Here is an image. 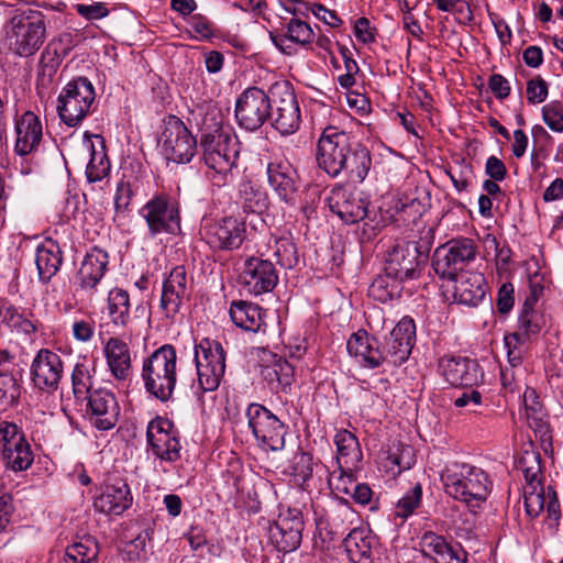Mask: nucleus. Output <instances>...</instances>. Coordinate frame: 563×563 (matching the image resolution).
Masks as SVG:
<instances>
[{
  "mask_svg": "<svg viewBox=\"0 0 563 563\" xmlns=\"http://www.w3.org/2000/svg\"><path fill=\"white\" fill-rule=\"evenodd\" d=\"M191 285L184 266L174 267L163 282L159 307L165 317L174 318L190 300Z\"/></svg>",
  "mask_w": 563,
  "mask_h": 563,
  "instance_id": "5701e85b",
  "label": "nucleus"
},
{
  "mask_svg": "<svg viewBox=\"0 0 563 563\" xmlns=\"http://www.w3.org/2000/svg\"><path fill=\"white\" fill-rule=\"evenodd\" d=\"M131 298L128 290L113 287L108 291L106 311L110 322L121 329H126L132 322Z\"/></svg>",
  "mask_w": 563,
  "mask_h": 563,
  "instance_id": "c9c22d12",
  "label": "nucleus"
},
{
  "mask_svg": "<svg viewBox=\"0 0 563 563\" xmlns=\"http://www.w3.org/2000/svg\"><path fill=\"white\" fill-rule=\"evenodd\" d=\"M240 278L243 287L254 296L271 292L278 284V274L274 264L255 256L244 261Z\"/></svg>",
  "mask_w": 563,
  "mask_h": 563,
  "instance_id": "b1692460",
  "label": "nucleus"
},
{
  "mask_svg": "<svg viewBox=\"0 0 563 563\" xmlns=\"http://www.w3.org/2000/svg\"><path fill=\"white\" fill-rule=\"evenodd\" d=\"M346 350L351 356L360 358L363 366L367 368H377L379 364H374L379 355L378 339L371 336L365 330H358L353 333L346 343Z\"/></svg>",
  "mask_w": 563,
  "mask_h": 563,
  "instance_id": "e433bc0d",
  "label": "nucleus"
},
{
  "mask_svg": "<svg viewBox=\"0 0 563 563\" xmlns=\"http://www.w3.org/2000/svg\"><path fill=\"white\" fill-rule=\"evenodd\" d=\"M309 11L319 20L323 21L331 27H338L341 25L342 20L336 15L335 11L327 9L320 3H313L309 7Z\"/></svg>",
  "mask_w": 563,
  "mask_h": 563,
  "instance_id": "338daca9",
  "label": "nucleus"
},
{
  "mask_svg": "<svg viewBox=\"0 0 563 563\" xmlns=\"http://www.w3.org/2000/svg\"><path fill=\"white\" fill-rule=\"evenodd\" d=\"M343 547L351 563H375L378 554V540L362 528H353L343 540Z\"/></svg>",
  "mask_w": 563,
  "mask_h": 563,
  "instance_id": "c85d7f7f",
  "label": "nucleus"
},
{
  "mask_svg": "<svg viewBox=\"0 0 563 563\" xmlns=\"http://www.w3.org/2000/svg\"><path fill=\"white\" fill-rule=\"evenodd\" d=\"M86 399V418L92 427L100 431H108L117 426L120 418V406L111 390L92 389Z\"/></svg>",
  "mask_w": 563,
  "mask_h": 563,
  "instance_id": "4be33fe9",
  "label": "nucleus"
},
{
  "mask_svg": "<svg viewBox=\"0 0 563 563\" xmlns=\"http://www.w3.org/2000/svg\"><path fill=\"white\" fill-rule=\"evenodd\" d=\"M142 379L145 390L166 402L172 399L177 382V353L172 344H164L144 358Z\"/></svg>",
  "mask_w": 563,
  "mask_h": 563,
  "instance_id": "7ed1b4c3",
  "label": "nucleus"
},
{
  "mask_svg": "<svg viewBox=\"0 0 563 563\" xmlns=\"http://www.w3.org/2000/svg\"><path fill=\"white\" fill-rule=\"evenodd\" d=\"M286 34H279L275 31L269 32L273 44L286 55L292 54V46L289 42L305 46L313 42L314 32L311 26L297 18H291L286 26Z\"/></svg>",
  "mask_w": 563,
  "mask_h": 563,
  "instance_id": "2f4dec72",
  "label": "nucleus"
},
{
  "mask_svg": "<svg viewBox=\"0 0 563 563\" xmlns=\"http://www.w3.org/2000/svg\"><path fill=\"white\" fill-rule=\"evenodd\" d=\"M416 342V324L409 317H404L391 330L384 336L383 341L378 340L379 355L376 361L372 362L383 366L385 364L399 366L405 363Z\"/></svg>",
  "mask_w": 563,
  "mask_h": 563,
  "instance_id": "ddd939ff",
  "label": "nucleus"
},
{
  "mask_svg": "<svg viewBox=\"0 0 563 563\" xmlns=\"http://www.w3.org/2000/svg\"><path fill=\"white\" fill-rule=\"evenodd\" d=\"M159 144L165 157L177 164L189 163L197 153L196 137L175 115H170L165 121Z\"/></svg>",
  "mask_w": 563,
  "mask_h": 563,
  "instance_id": "2eb2a0df",
  "label": "nucleus"
},
{
  "mask_svg": "<svg viewBox=\"0 0 563 563\" xmlns=\"http://www.w3.org/2000/svg\"><path fill=\"white\" fill-rule=\"evenodd\" d=\"M444 492L470 509L479 508L492 490L488 474L479 467L466 463H453L441 473Z\"/></svg>",
  "mask_w": 563,
  "mask_h": 563,
  "instance_id": "f03ea898",
  "label": "nucleus"
},
{
  "mask_svg": "<svg viewBox=\"0 0 563 563\" xmlns=\"http://www.w3.org/2000/svg\"><path fill=\"white\" fill-rule=\"evenodd\" d=\"M76 12L87 21L101 20L107 18L110 13L104 2H92L90 4L76 3L74 5Z\"/></svg>",
  "mask_w": 563,
  "mask_h": 563,
  "instance_id": "13d9d810",
  "label": "nucleus"
},
{
  "mask_svg": "<svg viewBox=\"0 0 563 563\" xmlns=\"http://www.w3.org/2000/svg\"><path fill=\"white\" fill-rule=\"evenodd\" d=\"M514 286L510 283L503 284L497 294L496 306L500 313H508L514 307Z\"/></svg>",
  "mask_w": 563,
  "mask_h": 563,
  "instance_id": "e2e57ef3",
  "label": "nucleus"
},
{
  "mask_svg": "<svg viewBox=\"0 0 563 563\" xmlns=\"http://www.w3.org/2000/svg\"><path fill=\"white\" fill-rule=\"evenodd\" d=\"M198 384L202 391L216 390L225 372V352L220 342L202 339L195 345Z\"/></svg>",
  "mask_w": 563,
  "mask_h": 563,
  "instance_id": "f8f14e48",
  "label": "nucleus"
},
{
  "mask_svg": "<svg viewBox=\"0 0 563 563\" xmlns=\"http://www.w3.org/2000/svg\"><path fill=\"white\" fill-rule=\"evenodd\" d=\"M485 174L495 181H503L507 176V168L501 159L493 155L486 161Z\"/></svg>",
  "mask_w": 563,
  "mask_h": 563,
  "instance_id": "774afa93",
  "label": "nucleus"
},
{
  "mask_svg": "<svg viewBox=\"0 0 563 563\" xmlns=\"http://www.w3.org/2000/svg\"><path fill=\"white\" fill-rule=\"evenodd\" d=\"M351 147L352 151L346 155L343 173H345L350 181L361 184L372 167L371 152L357 141H354Z\"/></svg>",
  "mask_w": 563,
  "mask_h": 563,
  "instance_id": "ea45409f",
  "label": "nucleus"
},
{
  "mask_svg": "<svg viewBox=\"0 0 563 563\" xmlns=\"http://www.w3.org/2000/svg\"><path fill=\"white\" fill-rule=\"evenodd\" d=\"M103 355L111 376L118 382L130 379L132 361L131 351L125 341L111 336L103 346Z\"/></svg>",
  "mask_w": 563,
  "mask_h": 563,
  "instance_id": "c756f323",
  "label": "nucleus"
},
{
  "mask_svg": "<svg viewBox=\"0 0 563 563\" xmlns=\"http://www.w3.org/2000/svg\"><path fill=\"white\" fill-rule=\"evenodd\" d=\"M140 216L145 220L151 236L162 233L177 235L181 231L179 201L168 194L153 196L140 209Z\"/></svg>",
  "mask_w": 563,
  "mask_h": 563,
  "instance_id": "6e6552de",
  "label": "nucleus"
},
{
  "mask_svg": "<svg viewBox=\"0 0 563 563\" xmlns=\"http://www.w3.org/2000/svg\"><path fill=\"white\" fill-rule=\"evenodd\" d=\"M421 501L422 486L420 483H417L398 500L395 507V515L401 519H407L421 506Z\"/></svg>",
  "mask_w": 563,
  "mask_h": 563,
  "instance_id": "8fccbe9b",
  "label": "nucleus"
},
{
  "mask_svg": "<svg viewBox=\"0 0 563 563\" xmlns=\"http://www.w3.org/2000/svg\"><path fill=\"white\" fill-rule=\"evenodd\" d=\"M420 544L423 553L431 556L437 563V558L442 555V552L449 543L444 537L437 534L435 532L428 531L423 533Z\"/></svg>",
  "mask_w": 563,
  "mask_h": 563,
  "instance_id": "6e6d98bb",
  "label": "nucleus"
},
{
  "mask_svg": "<svg viewBox=\"0 0 563 563\" xmlns=\"http://www.w3.org/2000/svg\"><path fill=\"white\" fill-rule=\"evenodd\" d=\"M453 280L455 282L454 298L457 302L475 307L483 301L486 294L483 275L468 274Z\"/></svg>",
  "mask_w": 563,
  "mask_h": 563,
  "instance_id": "58836bf2",
  "label": "nucleus"
},
{
  "mask_svg": "<svg viewBox=\"0 0 563 563\" xmlns=\"http://www.w3.org/2000/svg\"><path fill=\"white\" fill-rule=\"evenodd\" d=\"M136 189V178L123 176V179L118 184L114 196V206L118 212L128 210L134 191Z\"/></svg>",
  "mask_w": 563,
  "mask_h": 563,
  "instance_id": "603ef678",
  "label": "nucleus"
},
{
  "mask_svg": "<svg viewBox=\"0 0 563 563\" xmlns=\"http://www.w3.org/2000/svg\"><path fill=\"white\" fill-rule=\"evenodd\" d=\"M0 457L5 468L19 473L29 470L34 454L22 429L14 422H0Z\"/></svg>",
  "mask_w": 563,
  "mask_h": 563,
  "instance_id": "9b49d317",
  "label": "nucleus"
},
{
  "mask_svg": "<svg viewBox=\"0 0 563 563\" xmlns=\"http://www.w3.org/2000/svg\"><path fill=\"white\" fill-rule=\"evenodd\" d=\"M268 185L278 198L289 206L297 202L298 174L294 166L285 158H277L267 164Z\"/></svg>",
  "mask_w": 563,
  "mask_h": 563,
  "instance_id": "393cba45",
  "label": "nucleus"
},
{
  "mask_svg": "<svg viewBox=\"0 0 563 563\" xmlns=\"http://www.w3.org/2000/svg\"><path fill=\"white\" fill-rule=\"evenodd\" d=\"M30 375L37 390L54 394L64 376L63 358L49 349H41L32 360Z\"/></svg>",
  "mask_w": 563,
  "mask_h": 563,
  "instance_id": "6ab92c4d",
  "label": "nucleus"
},
{
  "mask_svg": "<svg viewBox=\"0 0 563 563\" xmlns=\"http://www.w3.org/2000/svg\"><path fill=\"white\" fill-rule=\"evenodd\" d=\"M14 152L25 156L36 151L43 137V128L40 118L32 111H25L15 120Z\"/></svg>",
  "mask_w": 563,
  "mask_h": 563,
  "instance_id": "cd10ccee",
  "label": "nucleus"
},
{
  "mask_svg": "<svg viewBox=\"0 0 563 563\" xmlns=\"http://www.w3.org/2000/svg\"><path fill=\"white\" fill-rule=\"evenodd\" d=\"M523 402L529 426L542 437L548 434L549 424L547 413L533 388H527L523 394Z\"/></svg>",
  "mask_w": 563,
  "mask_h": 563,
  "instance_id": "c03bdc74",
  "label": "nucleus"
},
{
  "mask_svg": "<svg viewBox=\"0 0 563 563\" xmlns=\"http://www.w3.org/2000/svg\"><path fill=\"white\" fill-rule=\"evenodd\" d=\"M108 264V253L98 246L91 247L86 253L76 275L80 289L91 294L97 292V286L104 276Z\"/></svg>",
  "mask_w": 563,
  "mask_h": 563,
  "instance_id": "bb28decb",
  "label": "nucleus"
},
{
  "mask_svg": "<svg viewBox=\"0 0 563 563\" xmlns=\"http://www.w3.org/2000/svg\"><path fill=\"white\" fill-rule=\"evenodd\" d=\"M201 235L214 251H233L243 244L246 238V225L235 217H225L206 222L201 228Z\"/></svg>",
  "mask_w": 563,
  "mask_h": 563,
  "instance_id": "a211bd4d",
  "label": "nucleus"
},
{
  "mask_svg": "<svg viewBox=\"0 0 563 563\" xmlns=\"http://www.w3.org/2000/svg\"><path fill=\"white\" fill-rule=\"evenodd\" d=\"M477 253L478 245L475 240L455 238L435 249L432 266L440 278L453 280L475 261Z\"/></svg>",
  "mask_w": 563,
  "mask_h": 563,
  "instance_id": "39448f33",
  "label": "nucleus"
},
{
  "mask_svg": "<svg viewBox=\"0 0 563 563\" xmlns=\"http://www.w3.org/2000/svg\"><path fill=\"white\" fill-rule=\"evenodd\" d=\"M354 141L350 133L336 126L324 128L317 143L318 167L329 177L338 178L343 173L346 155L352 151Z\"/></svg>",
  "mask_w": 563,
  "mask_h": 563,
  "instance_id": "423d86ee",
  "label": "nucleus"
},
{
  "mask_svg": "<svg viewBox=\"0 0 563 563\" xmlns=\"http://www.w3.org/2000/svg\"><path fill=\"white\" fill-rule=\"evenodd\" d=\"M303 528L301 511L296 508L287 509L282 511L269 527V540L279 552L285 554L294 552L301 544Z\"/></svg>",
  "mask_w": 563,
  "mask_h": 563,
  "instance_id": "aec40b11",
  "label": "nucleus"
},
{
  "mask_svg": "<svg viewBox=\"0 0 563 563\" xmlns=\"http://www.w3.org/2000/svg\"><path fill=\"white\" fill-rule=\"evenodd\" d=\"M548 92V82L541 76H536L527 82V100L531 104L543 102Z\"/></svg>",
  "mask_w": 563,
  "mask_h": 563,
  "instance_id": "bf43d9fd",
  "label": "nucleus"
},
{
  "mask_svg": "<svg viewBox=\"0 0 563 563\" xmlns=\"http://www.w3.org/2000/svg\"><path fill=\"white\" fill-rule=\"evenodd\" d=\"M95 88L86 77L70 80L57 99L58 115L66 125H78L90 112L95 101Z\"/></svg>",
  "mask_w": 563,
  "mask_h": 563,
  "instance_id": "1a4fd4ad",
  "label": "nucleus"
},
{
  "mask_svg": "<svg viewBox=\"0 0 563 563\" xmlns=\"http://www.w3.org/2000/svg\"><path fill=\"white\" fill-rule=\"evenodd\" d=\"M538 300L536 290L525 300L521 313L519 316V331L505 336V345L510 346L512 342L525 343L530 335L537 334L541 330L539 314L534 311L533 306Z\"/></svg>",
  "mask_w": 563,
  "mask_h": 563,
  "instance_id": "f704fd0d",
  "label": "nucleus"
},
{
  "mask_svg": "<svg viewBox=\"0 0 563 563\" xmlns=\"http://www.w3.org/2000/svg\"><path fill=\"white\" fill-rule=\"evenodd\" d=\"M336 461L340 468H356L363 459L357 438L346 429H341L334 437Z\"/></svg>",
  "mask_w": 563,
  "mask_h": 563,
  "instance_id": "4c0bfd02",
  "label": "nucleus"
},
{
  "mask_svg": "<svg viewBox=\"0 0 563 563\" xmlns=\"http://www.w3.org/2000/svg\"><path fill=\"white\" fill-rule=\"evenodd\" d=\"M100 150H96L93 143H89L90 161L86 168L89 183L102 180L110 172V162L106 153L103 139L100 137Z\"/></svg>",
  "mask_w": 563,
  "mask_h": 563,
  "instance_id": "a18cd8bd",
  "label": "nucleus"
},
{
  "mask_svg": "<svg viewBox=\"0 0 563 563\" xmlns=\"http://www.w3.org/2000/svg\"><path fill=\"white\" fill-rule=\"evenodd\" d=\"M262 376L276 391H286L294 380V367L285 358L276 360L272 365L264 366Z\"/></svg>",
  "mask_w": 563,
  "mask_h": 563,
  "instance_id": "37998d69",
  "label": "nucleus"
},
{
  "mask_svg": "<svg viewBox=\"0 0 563 563\" xmlns=\"http://www.w3.org/2000/svg\"><path fill=\"white\" fill-rule=\"evenodd\" d=\"M440 368L445 380L452 386L473 387L483 380V372L475 360L461 356L443 357Z\"/></svg>",
  "mask_w": 563,
  "mask_h": 563,
  "instance_id": "a878e982",
  "label": "nucleus"
},
{
  "mask_svg": "<svg viewBox=\"0 0 563 563\" xmlns=\"http://www.w3.org/2000/svg\"><path fill=\"white\" fill-rule=\"evenodd\" d=\"M229 313L232 322L238 328L253 333L266 332L265 312L258 305L244 300H233Z\"/></svg>",
  "mask_w": 563,
  "mask_h": 563,
  "instance_id": "473e14b6",
  "label": "nucleus"
},
{
  "mask_svg": "<svg viewBox=\"0 0 563 563\" xmlns=\"http://www.w3.org/2000/svg\"><path fill=\"white\" fill-rule=\"evenodd\" d=\"M63 264V252L53 240H46L37 245L35 265L41 284H48L58 273Z\"/></svg>",
  "mask_w": 563,
  "mask_h": 563,
  "instance_id": "72a5a7b5",
  "label": "nucleus"
},
{
  "mask_svg": "<svg viewBox=\"0 0 563 563\" xmlns=\"http://www.w3.org/2000/svg\"><path fill=\"white\" fill-rule=\"evenodd\" d=\"M21 396V385L14 374L0 369V399L10 402L16 401Z\"/></svg>",
  "mask_w": 563,
  "mask_h": 563,
  "instance_id": "864d4df0",
  "label": "nucleus"
},
{
  "mask_svg": "<svg viewBox=\"0 0 563 563\" xmlns=\"http://www.w3.org/2000/svg\"><path fill=\"white\" fill-rule=\"evenodd\" d=\"M46 37L45 16L41 11L27 9L14 14L5 25L9 48L21 57L34 55Z\"/></svg>",
  "mask_w": 563,
  "mask_h": 563,
  "instance_id": "20e7f679",
  "label": "nucleus"
},
{
  "mask_svg": "<svg viewBox=\"0 0 563 563\" xmlns=\"http://www.w3.org/2000/svg\"><path fill=\"white\" fill-rule=\"evenodd\" d=\"M211 120V124H208L207 118L203 120L200 147L205 164L216 173L213 183L224 186L230 181L232 168L239 158L238 141L231 135L230 130L222 125L221 120H217L216 117Z\"/></svg>",
  "mask_w": 563,
  "mask_h": 563,
  "instance_id": "f257e3e1",
  "label": "nucleus"
},
{
  "mask_svg": "<svg viewBox=\"0 0 563 563\" xmlns=\"http://www.w3.org/2000/svg\"><path fill=\"white\" fill-rule=\"evenodd\" d=\"M269 91L273 100V126L282 135L294 134L300 126L301 113L292 85L288 80L276 81L269 87Z\"/></svg>",
  "mask_w": 563,
  "mask_h": 563,
  "instance_id": "9d476101",
  "label": "nucleus"
},
{
  "mask_svg": "<svg viewBox=\"0 0 563 563\" xmlns=\"http://www.w3.org/2000/svg\"><path fill=\"white\" fill-rule=\"evenodd\" d=\"M132 500L129 485L120 481L107 485L103 492L95 498L93 507L99 512L119 516L132 505Z\"/></svg>",
  "mask_w": 563,
  "mask_h": 563,
  "instance_id": "7c9ffc66",
  "label": "nucleus"
},
{
  "mask_svg": "<svg viewBox=\"0 0 563 563\" xmlns=\"http://www.w3.org/2000/svg\"><path fill=\"white\" fill-rule=\"evenodd\" d=\"M454 406L464 409L466 412H476L483 404L482 393L473 387H463L461 394L454 398Z\"/></svg>",
  "mask_w": 563,
  "mask_h": 563,
  "instance_id": "5fc2aeb1",
  "label": "nucleus"
},
{
  "mask_svg": "<svg viewBox=\"0 0 563 563\" xmlns=\"http://www.w3.org/2000/svg\"><path fill=\"white\" fill-rule=\"evenodd\" d=\"M238 199L245 212L263 213L269 206L267 192L250 179L240 183Z\"/></svg>",
  "mask_w": 563,
  "mask_h": 563,
  "instance_id": "79ce46f5",
  "label": "nucleus"
},
{
  "mask_svg": "<svg viewBox=\"0 0 563 563\" xmlns=\"http://www.w3.org/2000/svg\"><path fill=\"white\" fill-rule=\"evenodd\" d=\"M146 443L152 454L163 462L175 463L181 456L178 432L167 418L156 417L148 422Z\"/></svg>",
  "mask_w": 563,
  "mask_h": 563,
  "instance_id": "f3484780",
  "label": "nucleus"
},
{
  "mask_svg": "<svg viewBox=\"0 0 563 563\" xmlns=\"http://www.w3.org/2000/svg\"><path fill=\"white\" fill-rule=\"evenodd\" d=\"M341 470H344L341 468ZM355 481L351 474H346L344 471L339 476H331L329 479V486L335 495L343 494L350 495L353 492V485H355Z\"/></svg>",
  "mask_w": 563,
  "mask_h": 563,
  "instance_id": "052dcab7",
  "label": "nucleus"
},
{
  "mask_svg": "<svg viewBox=\"0 0 563 563\" xmlns=\"http://www.w3.org/2000/svg\"><path fill=\"white\" fill-rule=\"evenodd\" d=\"M422 264V254L417 243L399 242L387 252L384 271L386 277L404 283L417 279Z\"/></svg>",
  "mask_w": 563,
  "mask_h": 563,
  "instance_id": "dca6fc26",
  "label": "nucleus"
},
{
  "mask_svg": "<svg viewBox=\"0 0 563 563\" xmlns=\"http://www.w3.org/2000/svg\"><path fill=\"white\" fill-rule=\"evenodd\" d=\"M330 210L346 224H354L367 216L368 200L362 192L335 184L327 198Z\"/></svg>",
  "mask_w": 563,
  "mask_h": 563,
  "instance_id": "412c9836",
  "label": "nucleus"
},
{
  "mask_svg": "<svg viewBox=\"0 0 563 563\" xmlns=\"http://www.w3.org/2000/svg\"><path fill=\"white\" fill-rule=\"evenodd\" d=\"M329 526L334 534H343L357 520L356 512L349 501L341 497L329 515Z\"/></svg>",
  "mask_w": 563,
  "mask_h": 563,
  "instance_id": "49530a36",
  "label": "nucleus"
},
{
  "mask_svg": "<svg viewBox=\"0 0 563 563\" xmlns=\"http://www.w3.org/2000/svg\"><path fill=\"white\" fill-rule=\"evenodd\" d=\"M91 375L89 368L84 363H77L71 372L73 394L76 399H86L91 389Z\"/></svg>",
  "mask_w": 563,
  "mask_h": 563,
  "instance_id": "3c124183",
  "label": "nucleus"
},
{
  "mask_svg": "<svg viewBox=\"0 0 563 563\" xmlns=\"http://www.w3.org/2000/svg\"><path fill=\"white\" fill-rule=\"evenodd\" d=\"M99 543L90 534L77 536L65 549L62 563H96L99 558Z\"/></svg>",
  "mask_w": 563,
  "mask_h": 563,
  "instance_id": "a19ab883",
  "label": "nucleus"
},
{
  "mask_svg": "<svg viewBox=\"0 0 563 563\" xmlns=\"http://www.w3.org/2000/svg\"><path fill=\"white\" fill-rule=\"evenodd\" d=\"M272 92L258 87L246 88L235 101V119L246 131H257L272 114Z\"/></svg>",
  "mask_w": 563,
  "mask_h": 563,
  "instance_id": "4468645a",
  "label": "nucleus"
},
{
  "mask_svg": "<svg viewBox=\"0 0 563 563\" xmlns=\"http://www.w3.org/2000/svg\"><path fill=\"white\" fill-rule=\"evenodd\" d=\"M288 467L289 474L295 478V482L305 486L306 482L311 478L313 472V460L311 454L302 451L296 452L290 460Z\"/></svg>",
  "mask_w": 563,
  "mask_h": 563,
  "instance_id": "09e8293b",
  "label": "nucleus"
},
{
  "mask_svg": "<svg viewBox=\"0 0 563 563\" xmlns=\"http://www.w3.org/2000/svg\"><path fill=\"white\" fill-rule=\"evenodd\" d=\"M437 563H467V553L460 544H448Z\"/></svg>",
  "mask_w": 563,
  "mask_h": 563,
  "instance_id": "0e129e2a",
  "label": "nucleus"
},
{
  "mask_svg": "<svg viewBox=\"0 0 563 563\" xmlns=\"http://www.w3.org/2000/svg\"><path fill=\"white\" fill-rule=\"evenodd\" d=\"M274 252L277 263L284 268H292L299 262L296 244L290 238L280 236L274 239Z\"/></svg>",
  "mask_w": 563,
  "mask_h": 563,
  "instance_id": "de8ad7c7",
  "label": "nucleus"
},
{
  "mask_svg": "<svg viewBox=\"0 0 563 563\" xmlns=\"http://www.w3.org/2000/svg\"><path fill=\"white\" fill-rule=\"evenodd\" d=\"M488 88L499 100L506 99L511 90L509 81L500 74H493L488 78Z\"/></svg>",
  "mask_w": 563,
  "mask_h": 563,
  "instance_id": "69168bd1",
  "label": "nucleus"
},
{
  "mask_svg": "<svg viewBox=\"0 0 563 563\" xmlns=\"http://www.w3.org/2000/svg\"><path fill=\"white\" fill-rule=\"evenodd\" d=\"M544 123L553 132H563V104L560 101H552L542 108Z\"/></svg>",
  "mask_w": 563,
  "mask_h": 563,
  "instance_id": "4d7b16f0",
  "label": "nucleus"
},
{
  "mask_svg": "<svg viewBox=\"0 0 563 563\" xmlns=\"http://www.w3.org/2000/svg\"><path fill=\"white\" fill-rule=\"evenodd\" d=\"M521 470L523 472L526 483L531 482H541V465H540V455L532 454L531 455V465H529V457H522L520 460Z\"/></svg>",
  "mask_w": 563,
  "mask_h": 563,
  "instance_id": "680f3d73",
  "label": "nucleus"
},
{
  "mask_svg": "<svg viewBox=\"0 0 563 563\" xmlns=\"http://www.w3.org/2000/svg\"><path fill=\"white\" fill-rule=\"evenodd\" d=\"M245 416L262 450L278 452L284 449L288 427L275 413L261 404L252 402L246 408Z\"/></svg>",
  "mask_w": 563,
  "mask_h": 563,
  "instance_id": "0eeeda50",
  "label": "nucleus"
}]
</instances>
